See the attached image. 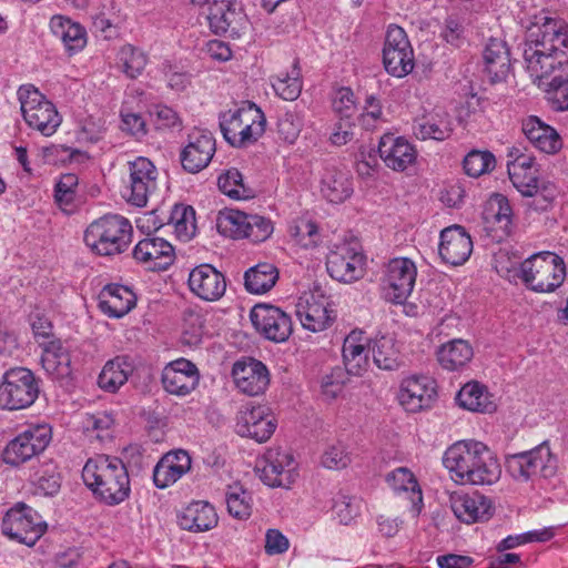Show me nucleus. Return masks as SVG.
I'll list each match as a JSON object with an SVG mask.
<instances>
[{
    "label": "nucleus",
    "mask_w": 568,
    "mask_h": 568,
    "mask_svg": "<svg viewBox=\"0 0 568 568\" xmlns=\"http://www.w3.org/2000/svg\"><path fill=\"white\" fill-rule=\"evenodd\" d=\"M383 64L387 73L396 78H403L413 71L414 51L402 27H388L383 48Z\"/></svg>",
    "instance_id": "12"
},
{
    "label": "nucleus",
    "mask_w": 568,
    "mask_h": 568,
    "mask_svg": "<svg viewBox=\"0 0 568 568\" xmlns=\"http://www.w3.org/2000/svg\"><path fill=\"white\" fill-rule=\"evenodd\" d=\"M39 384L34 374L26 367L7 371L0 384V406L10 410L23 409L34 403Z\"/></svg>",
    "instance_id": "9"
},
{
    "label": "nucleus",
    "mask_w": 568,
    "mask_h": 568,
    "mask_svg": "<svg viewBox=\"0 0 568 568\" xmlns=\"http://www.w3.org/2000/svg\"><path fill=\"white\" fill-rule=\"evenodd\" d=\"M112 425L113 418L106 413L87 415L83 422L85 432L100 440L110 437V428Z\"/></svg>",
    "instance_id": "60"
},
{
    "label": "nucleus",
    "mask_w": 568,
    "mask_h": 568,
    "mask_svg": "<svg viewBox=\"0 0 568 568\" xmlns=\"http://www.w3.org/2000/svg\"><path fill=\"white\" fill-rule=\"evenodd\" d=\"M192 459L186 450L176 449L163 455L153 469V483L164 489L191 470Z\"/></svg>",
    "instance_id": "30"
},
{
    "label": "nucleus",
    "mask_w": 568,
    "mask_h": 568,
    "mask_svg": "<svg viewBox=\"0 0 568 568\" xmlns=\"http://www.w3.org/2000/svg\"><path fill=\"white\" fill-rule=\"evenodd\" d=\"M255 471L270 487L290 488L296 480V463L291 453L271 448L256 462Z\"/></svg>",
    "instance_id": "13"
},
{
    "label": "nucleus",
    "mask_w": 568,
    "mask_h": 568,
    "mask_svg": "<svg viewBox=\"0 0 568 568\" xmlns=\"http://www.w3.org/2000/svg\"><path fill=\"white\" fill-rule=\"evenodd\" d=\"M226 505L231 516L247 519L252 513L251 495L241 486H230L226 491Z\"/></svg>",
    "instance_id": "50"
},
{
    "label": "nucleus",
    "mask_w": 568,
    "mask_h": 568,
    "mask_svg": "<svg viewBox=\"0 0 568 568\" xmlns=\"http://www.w3.org/2000/svg\"><path fill=\"white\" fill-rule=\"evenodd\" d=\"M464 170L467 175L478 178L495 168V156L489 151H470L464 159Z\"/></svg>",
    "instance_id": "52"
},
{
    "label": "nucleus",
    "mask_w": 568,
    "mask_h": 568,
    "mask_svg": "<svg viewBox=\"0 0 568 568\" xmlns=\"http://www.w3.org/2000/svg\"><path fill=\"white\" fill-rule=\"evenodd\" d=\"M372 355L375 365L385 371L397 369L402 365V356L394 337L383 335L374 339Z\"/></svg>",
    "instance_id": "44"
},
{
    "label": "nucleus",
    "mask_w": 568,
    "mask_h": 568,
    "mask_svg": "<svg viewBox=\"0 0 568 568\" xmlns=\"http://www.w3.org/2000/svg\"><path fill=\"white\" fill-rule=\"evenodd\" d=\"M272 87L283 100L294 101L302 92V79L298 61L295 60L290 73L281 74L272 80Z\"/></svg>",
    "instance_id": "48"
},
{
    "label": "nucleus",
    "mask_w": 568,
    "mask_h": 568,
    "mask_svg": "<svg viewBox=\"0 0 568 568\" xmlns=\"http://www.w3.org/2000/svg\"><path fill=\"white\" fill-rule=\"evenodd\" d=\"M248 214L237 210H225L216 219L217 231L231 239H244Z\"/></svg>",
    "instance_id": "47"
},
{
    "label": "nucleus",
    "mask_w": 568,
    "mask_h": 568,
    "mask_svg": "<svg viewBox=\"0 0 568 568\" xmlns=\"http://www.w3.org/2000/svg\"><path fill=\"white\" fill-rule=\"evenodd\" d=\"M51 29L62 40L70 53L81 50L87 43L84 29L69 19L53 17Z\"/></svg>",
    "instance_id": "45"
},
{
    "label": "nucleus",
    "mask_w": 568,
    "mask_h": 568,
    "mask_svg": "<svg viewBox=\"0 0 568 568\" xmlns=\"http://www.w3.org/2000/svg\"><path fill=\"white\" fill-rule=\"evenodd\" d=\"M450 507L454 515L465 524L488 520L494 510L491 500L479 493H454Z\"/></svg>",
    "instance_id": "28"
},
{
    "label": "nucleus",
    "mask_w": 568,
    "mask_h": 568,
    "mask_svg": "<svg viewBox=\"0 0 568 568\" xmlns=\"http://www.w3.org/2000/svg\"><path fill=\"white\" fill-rule=\"evenodd\" d=\"M132 225L119 214H106L92 222L84 232V242L102 256L120 254L131 242Z\"/></svg>",
    "instance_id": "4"
},
{
    "label": "nucleus",
    "mask_w": 568,
    "mask_h": 568,
    "mask_svg": "<svg viewBox=\"0 0 568 568\" xmlns=\"http://www.w3.org/2000/svg\"><path fill=\"white\" fill-rule=\"evenodd\" d=\"M135 303L136 296L130 287L121 284H109L100 294L99 307L104 314L120 318L128 314L135 306Z\"/></svg>",
    "instance_id": "32"
},
{
    "label": "nucleus",
    "mask_w": 568,
    "mask_h": 568,
    "mask_svg": "<svg viewBox=\"0 0 568 568\" xmlns=\"http://www.w3.org/2000/svg\"><path fill=\"white\" fill-rule=\"evenodd\" d=\"M416 275V266L409 258L397 257L389 261L384 277L386 298L395 304L404 303L413 292Z\"/></svg>",
    "instance_id": "16"
},
{
    "label": "nucleus",
    "mask_w": 568,
    "mask_h": 568,
    "mask_svg": "<svg viewBox=\"0 0 568 568\" xmlns=\"http://www.w3.org/2000/svg\"><path fill=\"white\" fill-rule=\"evenodd\" d=\"M178 518L182 529L194 532L206 531L217 525L215 509L206 501L191 503L181 511Z\"/></svg>",
    "instance_id": "37"
},
{
    "label": "nucleus",
    "mask_w": 568,
    "mask_h": 568,
    "mask_svg": "<svg viewBox=\"0 0 568 568\" xmlns=\"http://www.w3.org/2000/svg\"><path fill=\"white\" fill-rule=\"evenodd\" d=\"M547 89V99L555 111H568V79L554 77Z\"/></svg>",
    "instance_id": "58"
},
{
    "label": "nucleus",
    "mask_w": 568,
    "mask_h": 568,
    "mask_svg": "<svg viewBox=\"0 0 568 568\" xmlns=\"http://www.w3.org/2000/svg\"><path fill=\"white\" fill-rule=\"evenodd\" d=\"M332 108L339 120H353L357 112L353 91L345 87L337 89L332 100Z\"/></svg>",
    "instance_id": "55"
},
{
    "label": "nucleus",
    "mask_w": 568,
    "mask_h": 568,
    "mask_svg": "<svg viewBox=\"0 0 568 568\" xmlns=\"http://www.w3.org/2000/svg\"><path fill=\"white\" fill-rule=\"evenodd\" d=\"M232 377L240 392L248 396H258L270 384V373L265 364L254 358L234 363Z\"/></svg>",
    "instance_id": "21"
},
{
    "label": "nucleus",
    "mask_w": 568,
    "mask_h": 568,
    "mask_svg": "<svg viewBox=\"0 0 568 568\" xmlns=\"http://www.w3.org/2000/svg\"><path fill=\"white\" fill-rule=\"evenodd\" d=\"M133 369L134 365L129 356H116L103 366L98 377V385L105 392L115 393L128 382Z\"/></svg>",
    "instance_id": "39"
},
{
    "label": "nucleus",
    "mask_w": 568,
    "mask_h": 568,
    "mask_svg": "<svg viewBox=\"0 0 568 568\" xmlns=\"http://www.w3.org/2000/svg\"><path fill=\"white\" fill-rule=\"evenodd\" d=\"M378 152L386 166L398 172H403L414 164L417 158V151L413 144L406 139L393 134H386L381 139Z\"/></svg>",
    "instance_id": "31"
},
{
    "label": "nucleus",
    "mask_w": 568,
    "mask_h": 568,
    "mask_svg": "<svg viewBox=\"0 0 568 568\" xmlns=\"http://www.w3.org/2000/svg\"><path fill=\"white\" fill-rule=\"evenodd\" d=\"M485 70L491 83L506 80L510 71L509 49L505 41L489 39L484 50Z\"/></svg>",
    "instance_id": "34"
},
{
    "label": "nucleus",
    "mask_w": 568,
    "mask_h": 568,
    "mask_svg": "<svg viewBox=\"0 0 568 568\" xmlns=\"http://www.w3.org/2000/svg\"><path fill=\"white\" fill-rule=\"evenodd\" d=\"M530 189V193L523 195L532 199L529 206L536 211H546L557 196V187L551 182L539 181Z\"/></svg>",
    "instance_id": "54"
},
{
    "label": "nucleus",
    "mask_w": 568,
    "mask_h": 568,
    "mask_svg": "<svg viewBox=\"0 0 568 568\" xmlns=\"http://www.w3.org/2000/svg\"><path fill=\"white\" fill-rule=\"evenodd\" d=\"M275 428L276 420L264 406H245L237 413L235 430L242 437L264 443L271 438Z\"/></svg>",
    "instance_id": "18"
},
{
    "label": "nucleus",
    "mask_w": 568,
    "mask_h": 568,
    "mask_svg": "<svg viewBox=\"0 0 568 568\" xmlns=\"http://www.w3.org/2000/svg\"><path fill=\"white\" fill-rule=\"evenodd\" d=\"M215 139L209 131H197L189 135V143L180 154L182 168L189 173H197L205 169L214 153Z\"/></svg>",
    "instance_id": "22"
},
{
    "label": "nucleus",
    "mask_w": 568,
    "mask_h": 568,
    "mask_svg": "<svg viewBox=\"0 0 568 568\" xmlns=\"http://www.w3.org/2000/svg\"><path fill=\"white\" fill-rule=\"evenodd\" d=\"M18 99L27 124L44 136H51L62 122L54 104L32 84L21 85Z\"/></svg>",
    "instance_id": "8"
},
{
    "label": "nucleus",
    "mask_w": 568,
    "mask_h": 568,
    "mask_svg": "<svg viewBox=\"0 0 568 568\" xmlns=\"http://www.w3.org/2000/svg\"><path fill=\"white\" fill-rule=\"evenodd\" d=\"M326 268L334 280L352 283L364 275V256L354 247L343 244L327 255Z\"/></svg>",
    "instance_id": "20"
},
{
    "label": "nucleus",
    "mask_w": 568,
    "mask_h": 568,
    "mask_svg": "<svg viewBox=\"0 0 568 568\" xmlns=\"http://www.w3.org/2000/svg\"><path fill=\"white\" fill-rule=\"evenodd\" d=\"M79 179L73 173L62 174L55 184L54 199L60 209L68 212L73 204Z\"/></svg>",
    "instance_id": "53"
},
{
    "label": "nucleus",
    "mask_w": 568,
    "mask_h": 568,
    "mask_svg": "<svg viewBox=\"0 0 568 568\" xmlns=\"http://www.w3.org/2000/svg\"><path fill=\"white\" fill-rule=\"evenodd\" d=\"M473 252V241L463 226L453 225L440 232L438 253L450 265L464 264Z\"/></svg>",
    "instance_id": "27"
},
{
    "label": "nucleus",
    "mask_w": 568,
    "mask_h": 568,
    "mask_svg": "<svg viewBox=\"0 0 568 568\" xmlns=\"http://www.w3.org/2000/svg\"><path fill=\"white\" fill-rule=\"evenodd\" d=\"M443 463L462 484L493 485L501 475V467L494 452L484 443L474 439L453 444L445 452Z\"/></svg>",
    "instance_id": "2"
},
{
    "label": "nucleus",
    "mask_w": 568,
    "mask_h": 568,
    "mask_svg": "<svg viewBox=\"0 0 568 568\" xmlns=\"http://www.w3.org/2000/svg\"><path fill=\"white\" fill-rule=\"evenodd\" d=\"M483 220L485 229L491 232V236L501 241L513 231V211L509 201L503 194L496 193L487 201Z\"/></svg>",
    "instance_id": "29"
},
{
    "label": "nucleus",
    "mask_w": 568,
    "mask_h": 568,
    "mask_svg": "<svg viewBox=\"0 0 568 568\" xmlns=\"http://www.w3.org/2000/svg\"><path fill=\"white\" fill-rule=\"evenodd\" d=\"M436 396L435 382L428 376H410L402 382L398 399L412 413L430 406Z\"/></svg>",
    "instance_id": "26"
},
{
    "label": "nucleus",
    "mask_w": 568,
    "mask_h": 568,
    "mask_svg": "<svg viewBox=\"0 0 568 568\" xmlns=\"http://www.w3.org/2000/svg\"><path fill=\"white\" fill-rule=\"evenodd\" d=\"M118 57L123 72L131 79L139 77L146 65L145 54L130 44L123 45Z\"/></svg>",
    "instance_id": "51"
},
{
    "label": "nucleus",
    "mask_w": 568,
    "mask_h": 568,
    "mask_svg": "<svg viewBox=\"0 0 568 568\" xmlns=\"http://www.w3.org/2000/svg\"><path fill=\"white\" fill-rule=\"evenodd\" d=\"M351 463V454L343 443L329 445L322 456V464L329 469H342Z\"/></svg>",
    "instance_id": "61"
},
{
    "label": "nucleus",
    "mask_w": 568,
    "mask_h": 568,
    "mask_svg": "<svg viewBox=\"0 0 568 568\" xmlns=\"http://www.w3.org/2000/svg\"><path fill=\"white\" fill-rule=\"evenodd\" d=\"M129 172L123 197L132 205L145 206L149 195L156 190L158 170L149 159L140 156L129 162Z\"/></svg>",
    "instance_id": "14"
},
{
    "label": "nucleus",
    "mask_w": 568,
    "mask_h": 568,
    "mask_svg": "<svg viewBox=\"0 0 568 568\" xmlns=\"http://www.w3.org/2000/svg\"><path fill=\"white\" fill-rule=\"evenodd\" d=\"M250 317L256 331L272 342L283 343L293 333L291 316L277 306L258 304L252 308Z\"/></svg>",
    "instance_id": "15"
},
{
    "label": "nucleus",
    "mask_w": 568,
    "mask_h": 568,
    "mask_svg": "<svg viewBox=\"0 0 568 568\" xmlns=\"http://www.w3.org/2000/svg\"><path fill=\"white\" fill-rule=\"evenodd\" d=\"M264 113L250 103L236 110H229L220 116V128L224 139L235 148L253 144L265 131Z\"/></svg>",
    "instance_id": "5"
},
{
    "label": "nucleus",
    "mask_w": 568,
    "mask_h": 568,
    "mask_svg": "<svg viewBox=\"0 0 568 568\" xmlns=\"http://www.w3.org/2000/svg\"><path fill=\"white\" fill-rule=\"evenodd\" d=\"M364 341V332L361 329H353L344 338L343 363L349 375L359 376L368 366V351Z\"/></svg>",
    "instance_id": "36"
},
{
    "label": "nucleus",
    "mask_w": 568,
    "mask_h": 568,
    "mask_svg": "<svg viewBox=\"0 0 568 568\" xmlns=\"http://www.w3.org/2000/svg\"><path fill=\"white\" fill-rule=\"evenodd\" d=\"M348 373L342 367H334L321 382L322 394L327 398H336L343 390Z\"/></svg>",
    "instance_id": "62"
},
{
    "label": "nucleus",
    "mask_w": 568,
    "mask_h": 568,
    "mask_svg": "<svg viewBox=\"0 0 568 568\" xmlns=\"http://www.w3.org/2000/svg\"><path fill=\"white\" fill-rule=\"evenodd\" d=\"M82 478L94 497L108 506H115L129 498L130 478L123 462L118 457L99 455L90 458Z\"/></svg>",
    "instance_id": "3"
},
{
    "label": "nucleus",
    "mask_w": 568,
    "mask_h": 568,
    "mask_svg": "<svg viewBox=\"0 0 568 568\" xmlns=\"http://www.w3.org/2000/svg\"><path fill=\"white\" fill-rule=\"evenodd\" d=\"M564 48H568V28L561 20L541 17L531 23L527 30L524 60L534 83L541 85L556 69L568 65Z\"/></svg>",
    "instance_id": "1"
},
{
    "label": "nucleus",
    "mask_w": 568,
    "mask_h": 568,
    "mask_svg": "<svg viewBox=\"0 0 568 568\" xmlns=\"http://www.w3.org/2000/svg\"><path fill=\"white\" fill-rule=\"evenodd\" d=\"M414 134L419 140L433 139L444 141L453 132L449 114L443 109H436L430 113L416 119L414 122Z\"/></svg>",
    "instance_id": "35"
},
{
    "label": "nucleus",
    "mask_w": 568,
    "mask_h": 568,
    "mask_svg": "<svg viewBox=\"0 0 568 568\" xmlns=\"http://www.w3.org/2000/svg\"><path fill=\"white\" fill-rule=\"evenodd\" d=\"M207 21L210 29L216 34L240 37L245 24V16L232 0H214L209 6Z\"/></svg>",
    "instance_id": "23"
},
{
    "label": "nucleus",
    "mask_w": 568,
    "mask_h": 568,
    "mask_svg": "<svg viewBox=\"0 0 568 568\" xmlns=\"http://www.w3.org/2000/svg\"><path fill=\"white\" fill-rule=\"evenodd\" d=\"M170 224L173 225L179 240L183 242L190 241L196 232L194 209L184 204L174 205L170 215Z\"/></svg>",
    "instance_id": "46"
},
{
    "label": "nucleus",
    "mask_w": 568,
    "mask_h": 568,
    "mask_svg": "<svg viewBox=\"0 0 568 568\" xmlns=\"http://www.w3.org/2000/svg\"><path fill=\"white\" fill-rule=\"evenodd\" d=\"M505 467L514 479L526 483L537 475L544 478L554 477L558 462L548 442H542L532 449L506 455Z\"/></svg>",
    "instance_id": "7"
},
{
    "label": "nucleus",
    "mask_w": 568,
    "mask_h": 568,
    "mask_svg": "<svg viewBox=\"0 0 568 568\" xmlns=\"http://www.w3.org/2000/svg\"><path fill=\"white\" fill-rule=\"evenodd\" d=\"M521 130L532 145L547 154H555L561 149V139L557 131L537 116L523 121Z\"/></svg>",
    "instance_id": "33"
},
{
    "label": "nucleus",
    "mask_w": 568,
    "mask_h": 568,
    "mask_svg": "<svg viewBox=\"0 0 568 568\" xmlns=\"http://www.w3.org/2000/svg\"><path fill=\"white\" fill-rule=\"evenodd\" d=\"M161 382L165 392L175 396H186L200 382V372L194 363L186 358L170 362L162 371Z\"/></svg>",
    "instance_id": "19"
},
{
    "label": "nucleus",
    "mask_w": 568,
    "mask_h": 568,
    "mask_svg": "<svg viewBox=\"0 0 568 568\" xmlns=\"http://www.w3.org/2000/svg\"><path fill=\"white\" fill-rule=\"evenodd\" d=\"M321 193L331 203H342L353 194V181L348 171L327 166L321 180Z\"/></svg>",
    "instance_id": "38"
},
{
    "label": "nucleus",
    "mask_w": 568,
    "mask_h": 568,
    "mask_svg": "<svg viewBox=\"0 0 568 568\" xmlns=\"http://www.w3.org/2000/svg\"><path fill=\"white\" fill-rule=\"evenodd\" d=\"M51 439L52 430L48 424L31 425L7 444L3 462L20 466L43 453Z\"/></svg>",
    "instance_id": "10"
},
{
    "label": "nucleus",
    "mask_w": 568,
    "mask_h": 568,
    "mask_svg": "<svg viewBox=\"0 0 568 568\" xmlns=\"http://www.w3.org/2000/svg\"><path fill=\"white\" fill-rule=\"evenodd\" d=\"M566 276L564 260L552 252L531 255L520 264L519 277L532 291L547 293L559 287Z\"/></svg>",
    "instance_id": "6"
},
{
    "label": "nucleus",
    "mask_w": 568,
    "mask_h": 568,
    "mask_svg": "<svg viewBox=\"0 0 568 568\" xmlns=\"http://www.w3.org/2000/svg\"><path fill=\"white\" fill-rule=\"evenodd\" d=\"M439 364L448 371H456L465 366L473 357V348L464 339H454L440 346L438 353Z\"/></svg>",
    "instance_id": "43"
},
{
    "label": "nucleus",
    "mask_w": 568,
    "mask_h": 568,
    "mask_svg": "<svg viewBox=\"0 0 568 568\" xmlns=\"http://www.w3.org/2000/svg\"><path fill=\"white\" fill-rule=\"evenodd\" d=\"M43 352L41 363L44 371L57 379H63L71 375V357L60 341L42 343Z\"/></svg>",
    "instance_id": "40"
},
{
    "label": "nucleus",
    "mask_w": 568,
    "mask_h": 568,
    "mask_svg": "<svg viewBox=\"0 0 568 568\" xmlns=\"http://www.w3.org/2000/svg\"><path fill=\"white\" fill-rule=\"evenodd\" d=\"M1 529L10 539L32 547L45 532L47 524L31 507L17 504L6 513Z\"/></svg>",
    "instance_id": "11"
},
{
    "label": "nucleus",
    "mask_w": 568,
    "mask_h": 568,
    "mask_svg": "<svg viewBox=\"0 0 568 568\" xmlns=\"http://www.w3.org/2000/svg\"><path fill=\"white\" fill-rule=\"evenodd\" d=\"M302 128L303 119L295 111H286L277 122L280 136L288 143H293L298 138Z\"/></svg>",
    "instance_id": "59"
},
{
    "label": "nucleus",
    "mask_w": 568,
    "mask_h": 568,
    "mask_svg": "<svg viewBox=\"0 0 568 568\" xmlns=\"http://www.w3.org/2000/svg\"><path fill=\"white\" fill-rule=\"evenodd\" d=\"M386 481L389 487L395 491H412L418 495V499L422 500V493L418 488L417 480L413 473L405 468L399 467L392 473L387 474Z\"/></svg>",
    "instance_id": "56"
},
{
    "label": "nucleus",
    "mask_w": 568,
    "mask_h": 568,
    "mask_svg": "<svg viewBox=\"0 0 568 568\" xmlns=\"http://www.w3.org/2000/svg\"><path fill=\"white\" fill-rule=\"evenodd\" d=\"M187 282L191 292L207 302L219 301L226 291L225 276L211 264L194 267Z\"/></svg>",
    "instance_id": "25"
},
{
    "label": "nucleus",
    "mask_w": 568,
    "mask_h": 568,
    "mask_svg": "<svg viewBox=\"0 0 568 568\" xmlns=\"http://www.w3.org/2000/svg\"><path fill=\"white\" fill-rule=\"evenodd\" d=\"M273 231V222L270 219L257 214H248L244 239H248L253 243L264 242L272 235Z\"/></svg>",
    "instance_id": "57"
},
{
    "label": "nucleus",
    "mask_w": 568,
    "mask_h": 568,
    "mask_svg": "<svg viewBox=\"0 0 568 568\" xmlns=\"http://www.w3.org/2000/svg\"><path fill=\"white\" fill-rule=\"evenodd\" d=\"M296 315L303 327L314 333L326 329L336 320L335 310L321 291L302 297L296 306Z\"/></svg>",
    "instance_id": "17"
},
{
    "label": "nucleus",
    "mask_w": 568,
    "mask_h": 568,
    "mask_svg": "<svg viewBox=\"0 0 568 568\" xmlns=\"http://www.w3.org/2000/svg\"><path fill=\"white\" fill-rule=\"evenodd\" d=\"M150 114L154 118L156 129H178L182 128V120L179 114L170 106L154 105Z\"/></svg>",
    "instance_id": "64"
},
{
    "label": "nucleus",
    "mask_w": 568,
    "mask_h": 568,
    "mask_svg": "<svg viewBox=\"0 0 568 568\" xmlns=\"http://www.w3.org/2000/svg\"><path fill=\"white\" fill-rule=\"evenodd\" d=\"M133 257L150 271H165L175 260L174 247L162 237H146L133 248Z\"/></svg>",
    "instance_id": "24"
},
{
    "label": "nucleus",
    "mask_w": 568,
    "mask_h": 568,
    "mask_svg": "<svg viewBox=\"0 0 568 568\" xmlns=\"http://www.w3.org/2000/svg\"><path fill=\"white\" fill-rule=\"evenodd\" d=\"M217 185L221 192L234 200H245L252 196V190L243 183L241 172L234 168L219 176Z\"/></svg>",
    "instance_id": "49"
},
{
    "label": "nucleus",
    "mask_w": 568,
    "mask_h": 568,
    "mask_svg": "<svg viewBox=\"0 0 568 568\" xmlns=\"http://www.w3.org/2000/svg\"><path fill=\"white\" fill-rule=\"evenodd\" d=\"M278 280V271L271 263H258L244 274L245 288L253 294L270 291Z\"/></svg>",
    "instance_id": "42"
},
{
    "label": "nucleus",
    "mask_w": 568,
    "mask_h": 568,
    "mask_svg": "<svg viewBox=\"0 0 568 568\" xmlns=\"http://www.w3.org/2000/svg\"><path fill=\"white\" fill-rule=\"evenodd\" d=\"M333 510L343 525H348L359 514V503L355 497L341 495L334 500Z\"/></svg>",
    "instance_id": "63"
},
{
    "label": "nucleus",
    "mask_w": 568,
    "mask_h": 568,
    "mask_svg": "<svg viewBox=\"0 0 568 568\" xmlns=\"http://www.w3.org/2000/svg\"><path fill=\"white\" fill-rule=\"evenodd\" d=\"M456 400L460 407L470 412L493 413L496 409L491 395L478 382L465 384L457 393Z\"/></svg>",
    "instance_id": "41"
}]
</instances>
